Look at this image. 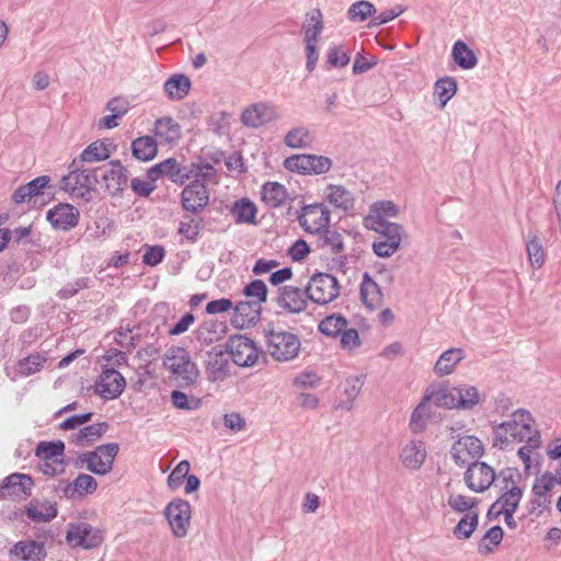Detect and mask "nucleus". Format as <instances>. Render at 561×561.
I'll return each instance as SVG.
<instances>
[{"label":"nucleus","mask_w":561,"mask_h":561,"mask_svg":"<svg viewBox=\"0 0 561 561\" xmlns=\"http://www.w3.org/2000/svg\"><path fill=\"white\" fill-rule=\"evenodd\" d=\"M519 474L511 468L502 470L499 474L502 495L494 502L490 512H516L523 496V490L517 485L515 478Z\"/></svg>","instance_id":"nucleus-5"},{"label":"nucleus","mask_w":561,"mask_h":561,"mask_svg":"<svg viewBox=\"0 0 561 561\" xmlns=\"http://www.w3.org/2000/svg\"><path fill=\"white\" fill-rule=\"evenodd\" d=\"M208 191L204 182L199 180L193 181L186 185L181 194V203L185 210L196 214L205 208L208 204Z\"/></svg>","instance_id":"nucleus-17"},{"label":"nucleus","mask_w":561,"mask_h":561,"mask_svg":"<svg viewBox=\"0 0 561 561\" xmlns=\"http://www.w3.org/2000/svg\"><path fill=\"white\" fill-rule=\"evenodd\" d=\"M323 30L322 13L319 9H314L308 14L307 24L305 26V42H318V36Z\"/></svg>","instance_id":"nucleus-48"},{"label":"nucleus","mask_w":561,"mask_h":561,"mask_svg":"<svg viewBox=\"0 0 561 561\" xmlns=\"http://www.w3.org/2000/svg\"><path fill=\"white\" fill-rule=\"evenodd\" d=\"M33 480L23 473H12L0 484V497H26L31 494Z\"/></svg>","instance_id":"nucleus-21"},{"label":"nucleus","mask_w":561,"mask_h":561,"mask_svg":"<svg viewBox=\"0 0 561 561\" xmlns=\"http://www.w3.org/2000/svg\"><path fill=\"white\" fill-rule=\"evenodd\" d=\"M50 178L41 175L24 185H20L12 194V201L15 204L31 203L34 198L43 194L44 188L48 186Z\"/></svg>","instance_id":"nucleus-29"},{"label":"nucleus","mask_w":561,"mask_h":561,"mask_svg":"<svg viewBox=\"0 0 561 561\" xmlns=\"http://www.w3.org/2000/svg\"><path fill=\"white\" fill-rule=\"evenodd\" d=\"M242 294L248 300L262 306L267 299V286L262 279H254L243 287Z\"/></svg>","instance_id":"nucleus-52"},{"label":"nucleus","mask_w":561,"mask_h":561,"mask_svg":"<svg viewBox=\"0 0 561 561\" xmlns=\"http://www.w3.org/2000/svg\"><path fill=\"white\" fill-rule=\"evenodd\" d=\"M307 288L302 289L296 286L287 285L279 289L277 305L289 313L302 312L308 305Z\"/></svg>","instance_id":"nucleus-18"},{"label":"nucleus","mask_w":561,"mask_h":561,"mask_svg":"<svg viewBox=\"0 0 561 561\" xmlns=\"http://www.w3.org/2000/svg\"><path fill=\"white\" fill-rule=\"evenodd\" d=\"M98 488L96 480L87 473H80L72 482L59 481L56 490L70 500L81 499L93 493Z\"/></svg>","instance_id":"nucleus-19"},{"label":"nucleus","mask_w":561,"mask_h":561,"mask_svg":"<svg viewBox=\"0 0 561 561\" xmlns=\"http://www.w3.org/2000/svg\"><path fill=\"white\" fill-rule=\"evenodd\" d=\"M332 160L324 156L310 154L308 174H324L330 171Z\"/></svg>","instance_id":"nucleus-62"},{"label":"nucleus","mask_w":561,"mask_h":561,"mask_svg":"<svg viewBox=\"0 0 561 561\" xmlns=\"http://www.w3.org/2000/svg\"><path fill=\"white\" fill-rule=\"evenodd\" d=\"M321 241L322 247L328 248L334 254L344 250L343 237L336 230L324 229L321 232Z\"/></svg>","instance_id":"nucleus-56"},{"label":"nucleus","mask_w":561,"mask_h":561,"mask_svg":"<svg viewBox=\"0 0 561 561\" xmlns=\"http://www.w3.org/2000/svg\"><path fill=\"white\" fill-rule=\"evenodd\" d=\"M331 214L321 203L306 205L298 216L300 227L308 233H321L330 225Z\"/></svg>","instance_id":"nucleus-12"},{"label":"nucleus","mask_w":561,"mask_h":561,"mask_svg":"<svg viewBox=\"0 0 561 561\" xmlns=\"http://www.w3.org/2000/svg\"><path fill=\"white\" fill-rule=\"evenodd\" d=\"M67 527L65 539L71 548L89 550L101 546L104 541L102 530L87 522L69 523Z\"/></svg>","instance_id":"nucleus-10"},{"label":"nucleus","mask_w":561,"mask_h":561,"mask_svg":"<svg viewBox=\"0 0 561 561\" xmlns=\"http://www.w3.org/2000/svg\"><path fill=\"white\" fill-rule=\"evenodd\" d=\"M503 539V529L500 526L490 528L479 542L478 551L481 554H488L499 546Z\"/></svg>","instance_id":"nucleus-53"},{"label":"nucleus","mask_w":561,"mask_h":561,"mask_svg":"<svg viewBox=\"0 0 561 561\" xmlns=\"http://www.w3.org/2000/svg\"><path fill=\"white\" fill-rule=\"evenodd\" d=\"M558 483L559 480L551 472L537 477L533 485V493L537 500L533 501V504L546 508L551 503L549 493Z\"/></svg>","instance_id":"nucleus-31"},{"label":"nucleus","mask_w":561,"mask_h":561,"mask_svg":"<svg viewBox=\"0 0 561 561\" xmlns=\"http://www.w3.org/2000/svg\"><path fill=\"white\" fill-rule=\"evenodd\" d=\"M47 220L53 227L67 231L78 225L79 211L70 204H58L47 211Z\"/></svg>","instance_id":"nucleus-25"},{"label":"nucleus","mask_w":561,"mask_h":561,"mask_svg":"<svg viewBox=\"0 0 561 561\" xmlns=\"http://www.w3.org/2000/svg\"><path fill=\"white\" fill-rule=\"evenodd\" d=\"M25 514L35 523H47L57 516L58 510L55 503L36 501L26 506Z\"/></svg>","instance_id":"nucleus-37"},{"label":"nucleus","mask_w":561,"mask_h":561,"mask_svg":"<svg viewBox=\"0 0 561 561\" xmlns=\"http://www.w3.org/2000/svg\"><path fill=\"white\" fill-rule=\"evenodd\" d=\"M447 503L454 512L473 513L471 510L477 505V501L462 494H449Z\"/></svg>","instance_id":"nucleus-55"},{"label":"nucleus","mask_w":561,"mask_h":561,"mask_svg":"<svg viewBox=\"0 0 561 561\" xmlns=\"http://www.w3.org/2000/svg\"><path fill=\"white\" fill-rule=\"evenodd\" d=\"M427 456L424 442L412 439L407 443L399 455L401 463L409 470H419Z\"/></svg>","instance_id":"nucleus-28"},{"label":"nucleus","mask_w":561,"mask_h":561,"mask_svg":"<svg viewBox=\"0 0 561 561\" xmlns=\"http://www.w3.org/2000/svg\"><path fill=\"white\" fill-rule=\"evenodd\" d=\"M527 254L531 266L539 268L545 263V251L540 240L534 237L527 242Z\"/></svg>","instance_id":"nucleus-58"},{"label":"nucleus","mask_w":561,"mask_h":561,"mask_svg":"<svg viewBox=\"0 0 561 561\" xmlns=\"http://www.w3.org/2000/svg\"><path fill=\"white\" fill-rule=\"evenodd\" d=\"M428 401H432V393L425 396L411 414L409 426L413 433H421L425 427L426 419L428 417Z\"/></svg>","instance_id":"nucleus-47"},{"label":"nucleus","mask_w":561,"mask_h":561,"mask_svg":"<svg viewBox=\"0 0 561 561\" xmlns=\"http://www.w3.org/2000/svg\"><path fill=\"white\" fill-rule=\"evenodd\" d=\"M267 352L277 362H289L296 358L300 351V340L291 332L271 331L267 335Z\"/></svg>","instance_id":"nucleus-7"},{"label":"nucleus","mask_w":561,"mask_h":561,"mask_svg":"<svg viewBox=\"0 0 561 561\" xmlns=\"http://www.w3.org/2000/svg\"><path fill=\"white\" fill-rule=\"evenodd\" d=\"M126 387L123 375L113 368H104L95 382L94 391L104 400L118 398Z\"/></svg>","instance_id":"nucleus-15"},{"label":"nucleus","mask_w":561,"mask_h":561,"mask_svg":"<svg viewBox=\"0 0 561 561\" xmlns=\"http://www.w3.org/2000/svg\"><path fill=\"white\" fill-rule=\"evenodd\" d=\"M191 513L190 503L182 499L174 500L167 505L164 514L175 537L183 538L187 535Z\"/></svg>","instance_id":"nucleus-13"},{"label":"nucleus","mask_w":561,"mask_h":561,"mask_svg":"<svg viewBox=\"0 0 561 561\" xmlns=\"http://www.w3.org/2000/svg\"><path fill=\"white\" fill-rule=\"evenodd\" d=\"M347 327V320L339 313L325 317L319 323V331L330 337H337Z\"/></svg>","instance_id":"nucleus-44"},{"label":"nucleus","mask_w":561,"mask_h":561,"mask_svg":"<svg viewBox=\"0 0 561 561\" xmlns=\"http://www.w3.org/2000/svg\"><path fill=\"white\" fill-rule=\"evenodd\" d=\"M65 445L62 442H42L36 447V456L43 461L58 460L64 455Z\"/></svg>","instance_id":"nucleus-50"},{"label":"nucleus","mask_w":561,"mask_h":561,"mask_svg":"<svg viewBox=\"0 0 561 561\" xmlns=\"http://www.w3.org/2000/svg\"><path fill=\"white\" fill-rule=\"evenodd\" d=\"M360 298L365 306L370 310L377 309L382 305L383 294L380 286L370 277L369 273L363 274L360 284Z\"/></svg>","instance_id":"nucleus-32"},{"label":"nucleus","mask_w":561,"mask_h":561,"mask_svg":"<svg viewBox=\"0 0 561 561\" xmlns=\"http://www.w3.org/2000/svg\"><path fill=\"white\" fill-rule=\"evenodd\" d=\"M262 201L271 208L284 205L288 198L287 188L278 182H266L261 188Z\"/></svg>","instance_id":"nucleus-36"},{"label":"nucleus","mask_w":561,"mask_h":561,"mask_svg":"<svg viewBox=\"0 0 561 561\" xmlns=\"http://www.w3.org/2000/svg\"><path fill=\"white\" fill-rule=\"evenodd\" d=\"M98 170L83 169L80 160H72L69 171L61 179L60 188L76 199L89 202L92 191L98 182Z\"/></svg>","instance_id":"nucleus-2"},{"label":"nucleus","mask_w":561,"mask_h":561,"mask_svg":"<svg viewBox=\"0 0 561 561\" xmlns=\"http://www.w3.org/2000/svg\"><path fill=\"white\" fill-rule=\"evenodd\" d=\"M525 445L517 451L518 457L524 463L525 470L531 468V454L540 447L541 436L535 426L533 415L524 409L513 412L511 420L493 426V447L500 449L506 448L513 443H523Z\"/></svg>","instance_id":"nucleus-1"},{"label":"nucleus","mask_w":561,"mask_h":561,"mask_svg":"<svg viewBox=\"0 0 561 561\" xmlns=\"http://www.w3.org/2000/svg\"><path fill=\"white\" fill-rule=\"evenodd\" d=\"M106 190L112 195L123 192L127 187L128 172L118 160L111 161L101 174Z\"/></svg>","instance_id":"nucleus-22"},{"label":"nucleus","mask_w":561,"mask_h":561,"mask_svg":"<svg viewBox=\"0 0 561 561\" xmlns=\"http://www.w3.org/2000/svg\"><path fill=\"white\" fill-rule=\"evenodd\" d=\"M163 89L170 100L180 101L188 94L191 80L185 75H173L164 82Z\"/></svg>","instance_id":"nucleus-39"},{"label":"nucleus","mask_w":561,"mask_h":561,"mask_svg":"<svg viewBox=\"0 0 561 561\" xmlns=\"http://www.w3.org/2000/svg\"><path fill=\"white\" fill-rule=\"evenodd\" d=\"M131 152L137 160H152L158 153L157 141L151 136L138 137L131 142Z\"/></svg>","instance_id":"nucleus-40"},{"label":"nucleus","mask_w":561,"mask_h":561,"mask_svg":"<svg viewBox=\"0 0 561 561\" xmlns=\"http://www.w3.org/2000/svg\"><path fill=\"white\" fill-rule=\"evenodd\" d=\"M262 313V306L252 300H240L233 305L231 322L236 328H248L255 325Z\"/></svg>","instance_id":"nucleus-20"},{"label":"nucleus","mask_w":561,"mask_h":561,"mask_svg":"<svg viewBox=\"0 0 561 561\" xmlns=\"http://www.w3.org/2000/svg\"><path fill=\"white\" fill-rule=\"evenodd\" d=\"M46 556L44 543L36 540H21L9 550L11 559L22 561H44Z\"/></svg>","instance_id":"nucleus-26"},{"label":"nucleus","mask_w":561,"mask_h":561,"mask_svg":"<svg viewBox=\"0 0 561 561\" xmlns=\"http://www.w3.org/2000/svg\"><path fill=\"white\" fill-rule=\"evenodd\" d=\"M453 59L454 61L461 68V69H472L478 64V58L474 54V51L469 48V46L463 43L462 41H457L451 50Z\"/></svg>","instance_id":"nucleus-41"},{"label":"nucleus","mask_w":561,"mask_h":561,"mask_svg":"<svg viewBox=\"0 0 561 561\" xmlns=\"http://www.w3.org/2000/svg\"><path fill=\"white\" fill-rule=\"evenodd\" d=\"M276 117L277 113L274 106L265 103H255L242 112L241 122L248 127L257 128L274 121Z\"/></svg>","instance_id":"nucleus-23"},{"label":"nucleus","mask_w":561,"mask_h":561,"mask_svg":"<svg viewBox=\"0 0 561 561\" xmlns=\"http://www.w3.org/2000/svg\"><path fill=\"white\" fill-rule=\"evenodd\" d=\"M495 481L494 469L482 461H473L468 465L465 472V482L467 486L474 492L488 490Z\"/></svg>","instance_id":"nucleus-16"},{"label":"nucleus","mask_w":561,"mask_h":561,"mask_svg":"<svg viewBox=\"0 0 561 561\" xmlns=\"http://www.w3.org/2000/svg\"><path fill=\"white\" fill-rule=\"evenodd\" d=\"M163 366L180 379V386L188 387L196 382L199 370L187 350L180 346L169 347L163 355Z\"/></svg>","instance_id":"nucleus-4"},{"label":"nucleus","mask_w":561,"mask_h":561,"mask_svg":"<svg viewBox=\"0 0 561 561\" xmlns=\"http://www.w3.org/2000/svg\"><path fill=\"white\" fill-rule=\"evenodd\" d=\"M310 154H294L285 159L284 168L290 172L308 174Z\"/></svg>","instance_id":"nucleus-59"},{"label":"nucleus","mask_w":561,"mask_h":561,"mask_svg":"<svg viewBox=\"0 0 561 561\" xmlns=\"http://www.w3.org/2000/svg\"><path fill=\"white\" fill-rule=\"evenodd\" d=\"M482 442L476 436H462L453 445L450 454L458 466L470 465L483 455Z\"/></svg>","instance_id":"nucleus-14"},{"label":"nucleus","mask_w":561,"mask_h":561,"mask_svg":"<svg viewBox=\"0 0 561 561\" xmlns=\"http://www.w3.org/2000/svg\"><path fill=\"white\" fill-rule=\"evenodd\" d=\"M107 430L108 424L106 422L95 423L79 430V432L76 433L73 437L79 445L84 446L101 438Z\"/></svg>","instance_id":"nucleus-43"},{"label":"nucleus","mask_w":561,"mask_h":561,"mask_svg":"<svg viewBox=\"0 0 561 561\" xmlns=\"http://www.w3.org/2000/svg\"><path fill=\"white\" fill-rule=\"evenodd\" d=\"M306 288L310 301L318 305L330 304L340 294L337 279L328 273H316L312 275Z\"/></svg>","instance_id":"nucleus-11"},{"label":"nucleus","mask_w":561,"mask_h":561,"mask_svg":"<svg viewBox=\"0 0 561 561\" xmlns=\"http://www.w3.org/2000/svg\"><path fill=\"white\" fill-rule=\"evenodd\" d=\"M457 82L451 77L438 79L435 82L434 93L440 101V105L445 106L447 102L456 94Z\"/></svg>","instance_id":"nucleus-49"},{"label":"nucleus","mask_w":561,"mask_h":561,"mask_svg":"<svg viewBox=\"0 0 561 561\" xmlns=\"http://www.w3.org/2000/svg\"><path fill=\"white\" fill-rule=\"evenodd\" d=\"M46 360L47 358L45 355H42L39 353L31 354L27 357H24L19 360V371L22 376H31L39 371L44 367Z\"/></svg>","instance_id":"nucleus-51"},{"label":"nucleus","mask_w":561,"mask_h":561,"mask_svg":"<svg viewBox=\"0 0 561 561\" xmlns=\"http://www.w3.org/2000/svg\"><path fill=\"white\" fill-rule=\"evenodd\" d=\"M118 451L119 446L116 443L100 445L92 451L81 454L78 462L85 463L87 469L94 474L105 476L112 470Z\"/></svg>","instance_id":"nucleus-8"},{"label":"nucleus","mask_w":561,"mask_h":561,"mask_svg":"<svg viewBox=\"0 0 561 561\" xmlns=\"http://www.w3.org/2000/svg\"><path fill=\"white\" fill-rule=\"evenodd\" d=\"M148 178L152 182L161 178H168L174 183H184V181L188 179V174L185 170L180 168L176 159L168 158L151 167L148 170Z\"/></svg>","instance_id":"nucleus-24"},{"label":"nucleus","mask_w":561,"mask_h":561,"mask_svg":"<svg viewBox=\"0 0 561 561\" xmlns=\"http://www.w3.org/2000/svg\"><path fill=\"white\" fill-rule=\"evenodd\" d=\"M108 157L110 150L106 145L102 141H94L89 145L75 160H80V164H82L83 162L104 161Z\"/></svg>","instance_id":"nucleus-46"},{"label":"nucleus","mask_w":561,"mask_h":561,"mask_svg":"<svg viewBox=\"0 0 561 561\" xmlns=\"http://www.w3.org/2000/svg\"><path fill=\"white\" fill-rule=\"evenodd\" d=\"M165 251L162 245H147L142 255V262L149 266H156L164 259Z\"/></svg>","instance_id":"nucleus-63"},{"label":"nucleus","mask_w":561,"mask_h":561,"mask_svg":"<svg viewBox=\"0 0 561 561\" xmlns=\"http://www.w3.org/2000/svg\"><path fill=\"white\" fill-rule=\"evenodd\" d=\"M374 13H376L374 4L366 0L353 3L347 11L348 20L353 22H364Z\"/></svg>","instance_id":"nucleus-54"},{"label":"nucleus","mask_w":561,"mask_h":561,"mask_svg":"<svg viewBox=\"0 0 561 561\" xmlns=\"http://www.w3.org/2000/svg\"><path fill=\"white\" fill-rule=\"evenodd\" d=\"M256 213L255 204L249 198L237 201L231 208V214L234 216L237 224H254Z\"/></svg>","instance_id":"nucleus-42"},{"label":"nucleus","mask_w":561,"mask_h":561,"mask_svg":"<svg viewBox=\"0 0 561 561\" xmlns=\"http://www.w3.org/2000/svg\"><path fill=\"white\" fill-rule=\"evenodd\" d=\"M327 62L331 67L342 68L348 65L350 55L342 46H334L331 47L328 51Z\"/></svg>","instance_id":"nucleus-61"},{"label":"nucleus","mask_w":561,"mask_h":561,"mask_svg":"<svg viewBox=\"0 0 561 561\" xmlns=\"http://www.w3.org/2000/svg\"><path fill=\"white\" fill-rule=\"evenodd\" d=\"M432 402L446 409L472 410L480 402V393L474 386L461 383L432 392Z\"/></svg>","instance_id":"nucleus-3"},{"label":"nucleus","mask_w":561,"mask_h":561,"mask_svg":"<svg viewBox=\"0 0 561 561\" xmlns=\"http://www.w3.org/2000/svg\"><path fill=\"white\" fill-rule=\"evenodd\" d=\"M314 140V133L306 126L294 127L284 137V144L291 149L310 148Z\"/></svg>","instance_id":"nucleus-34"},{"label":"nucleus","mask_w":561,"mask_h":561,"mask_svg":"<svg viewBox=\"0 0 561 561\" xmlns=\"http://www.w3.org/2000/svg\"><path fill=\"white\" fill-rule=\"evenodd\" d=\"M478 513H468L457 523L453 534L458 540L469 539L478 527Z\"/></svg>","instance_id":"nucleus-45"},{"label":"nucleus","mask_w":561,"mask_h":561,"mask_svg":"<svg viewBox=\"0 0 561 561\" xmlns=\"http://www.w3.org/2000/svg\"><path fill=\"white\" fill-rule=\"evenodd\" d=\"M226 331V324L209 320L203 322L195 331L196 340L203 345H210L221 339Z\"/></svg>","instance_id":"nucleus-38"},{"label":"nucleus","mask_w":561,"mask_h":561,"mask_svg":"<svg viewBox=\"0 0 561 561\" xmlns=\"http://www.w3.org/2000/svg\"><path fill=\"white\" fill-rule=\"evenodd\" d=\"M201 230H202L201 221L196 220L190 216H186L180 222L179 233L191 242H195L198 239Z\"/></svg>","instance_id":"nucleus-57"},{"label":"nucleus","mask_w":561,"mask_h":561,"mask_svg":"<svg viewBox=\"0 0 561 561\" xmlns=\"http://www.w3.org/2000/svg\"><path fill=\"white\" fill-rule=\"evenodd\" d=\"M225 351L230 355L232 362L240 367L254 366L262 355L255 342L242 334L230 336L226 342Z\"/></svg>","instance_id":"nucleus-6"},{"label":"nucleus","mask_w":561,"mask_h":561,"mask_svg":"<svg viewBox=\"0 0 561 561\" xmlns=\"http://www.w3.org/2000/svg\"><path fill=\"white\" fill-rule=\"evenodd\" d=\"M341 346L344 350L352 351L360 345L359 335L356 329L345 328L340 334Z\"/></svg>","instance_id":"nucleus-64"},{"label":"nucleus","mask_w":561,"mask_h":561,"mask_svg":"<svg viewBox=\"0 0 561 561\" xmlns=\"http://www.w3.org/2000/svg\"><path fill=\"white\" fill-rule=\"evenodd\" d=\"M378 240L373 243V250L379 257H389L396 253L401 244L403 227L396 222L387 221L378 217Z\"/></svg>","instance_id":"nucleus-9"},{"label":"nucleus","mask_w":561,"mask_h":561,"mask_svg":"<svg viewBox=\"0 0 561 561\" xmlns=\"http://www.w3.org/2000/svg\"><path fill=\"white\" fill-rule=\"evenodd\" d=\"M205 371L211 382L224 381L230 376V363L226 351H213L208 353Z\"/></svg>","instance_id":"nucleus-27"},{"label":"nucleus","mask_w":561,"mask_h":561,"mask_svg":"<svg viewBox=\"0 0 561 561\" xmlns=\"http://www.w3.org/2000/svg\"><path fill=\"white\" fill-rule=\"evenodd\" d=\"M324 199L332 206L345 211L354 206V195L342 185L329 184L324 190Z\"/></svg>","instance_id":"nucleus-33"},{"label":"nucleus","mask_w":561,"mask_h":561,"mask_svg":"<svg viewBox=\"0 0 561 561\" xmlns=\"http://www.w3.org/2000/svg\"><path fill=\"white\" fill-rule=\"evenodd\" d=\"M465 358V352L462 348L453 347L445 351L437 359L434 366L435 375L443 377L451 374L455 370L457 364Z\"/></svg>","instance_id":"nucleus-35"},{"label":"nucleus","mask_w":561,"mask_h":561,"mask_svg":"<svg viewBox=\"0 0 561 561\" xmlns=\"http://www.w3.org/2000/svg\"><path fill=\"white\" fill-rule=\"evenodd\" d=\"M154 137L162 145H175L181 138V126L170 116L158 118L153 127Z\"/></svg>","instance_id":"nucleus-30"},{"label":"nucleus","mask_w":561,"mask_h":561,"mask_svg":"<svg viewBox=\"0 0 561 561\" xmlns=\"http://www.w3.org/2000/svg\"><path fill=\"white\" fill-rule=\"evenodd\" d=\"M188 471L190 462L187 460L180 461L179 465L169 474L168 485L173 490L180 488L184 479H186L188 476Z\"/></svg>","instance_id":"nucleus-60"}]
</instances>
